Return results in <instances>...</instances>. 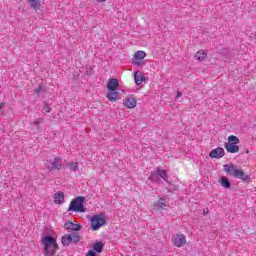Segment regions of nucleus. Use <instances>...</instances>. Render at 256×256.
I'll return each instance as SVG.
<instances>
[{
	"mask_svg": "<svg viewBox=\"0 0 256 256\" xmlns=\"http://www.w3.org/2000/svg\"><path fill=\"white\" fill-rule=\"evenodd\" d=\"M223 170L225 173H228L231 177H234V179H240L241 181H244L247 183L251 179V176L245 173L243 170H239L237 168V165L234 164H224Z\"/></svg>",
	"mask_w": 256,
	"mask_h": 256,
	"instance_id": "obj_1",
	"label": "nucleus"
},
{
	"mask_svg": "<svg viewBox=\"0 0 256 256\" xmlns=\"http://www.w3.org/2000/svg\"><path fill=\"white\" fill-rule=\"evenodd\" d=\"M42 245H44V256H55L59 249L57 239L53 236H44L42 239Z\"/></svg>",
	"mask_w": 256,
	"mask_h": 256,
	"instance_id": "obj_2",
	"label": "nucleus"
},
{
	"mask_svg": "<svg viewBox=\"0 0 256 256\" xmlns=\"http://www.w3.org/2000/svg\"><path fill=\"white\" fill-rule=\"evenodd\" d=\"M87 199L83 196H78L70 202L67 211H73L74 213H85V202Z\"/></svg>",
	"mask_w": 256,
	"mask_h": 256,
	"instance_id": "obj_3",
	"label": "nucleus"
},
{
	"mask_svg": "<svg viewBox=\"0 0 256 256\" xmlns=\"http://www.w3.org/2000/svg\"><path fill=\"white\" fill-rule=\"evenodd\" d=\"M107 224V218L101 215H94L91 218V229L92 231H99L103 225Z\"/></svg>",
	"mask_w": 256,
	"mask_h": 256,
	"instance_id": "obj_4",
	"label": "nucleus"
},
{
	"mask_svg": "<svg viewBox=\"0 0 256 256\" xmlns=\"http://www.w3.org/2000/svg\"><path fill=\"white\" fill-rule=\"evenodd\" d=\"M159 179H163L167 183V171L161 170L160 168L157 169L155 172H151L149 180L153 183H157Z\"/></svg>",
	"mask_w": 256,
	"mask_h": 256,
	"instance_id": "obj_5",
	"label": "nucleus"
},
{
	"mask_svg": "<svg viewBox=\"0 0 256 256\" xmlns=\"http://www.w3.org/2000/svg\"><path fill=\"white\" fill-rule=\"evenodd\" d=\"M62 167L63 159H61V157H56L50 161V165H48V170L55 171V169H57L59 171Z\"/></svg>",
	"mask_w": 256,
	"mask_h": 256,
	"instance_id": "obj_6",
	"label": "nucleus"
},
{
	"mask_svg": "<svg viewBox=\"0 0 256 256\" xmlns=\"http://www.w3.org/2000/svg\"><path fill=\"white\" fill-rule=\"evenodd\" d=\"M173 242L175 247H185L187 245V238L183 234H177L175 238H173Z\"/></svg>",
	"mask_w": 256,
	"mask_h": 256,
	"instance_id": "obj_7",
	"label": "nucleus"
},
{
	"mask_svg": "<svg viewBox=\"0 0 256 256\" xmlns=\"http://www.w3.org/2000/svg\"><path fill=\"white\" fill-rule=\"evenodd\" d=\"M209 157H211V159H221V157H225V149L217 147L209 153Z\"/></svg>",
	"mask_w": 256,
	"mask_h": 256,
	"instance_id": "obj_8",
	"label": "nucleus"
},
{
	"mask_svg": "<svg viewBox=\"0 0 256 256\" xmlns=\"http://www.w3.org/2000/svg\"><path fill=\"white\" fill-rule=\"evenodd\" d=\"M64 228L68 231H81V229H83V226H81V224H75L71 221H68L64 224Z\"/></svg>",
	"mask_w": 256,
	"mask_h": 256,
	"instance_id": "obj_9",
	"label": "nucleus"
},
{
	"mask_svg": "<svg viewBox=\"0 0 256 256\" xmlns=\"http://www.w3.org/2000/svg\"><path fill=\"white\" fill-rule=\"evenodd\" d=\"M108 91H117L119 89V80L117 78H111L107 84Z\"/></svg>",
	"mask_w": 256,
	"mask_h": 256,
	"instance_id": "obj_10",
	"label": "nucleus"
},
{
	"mask_svg": "<svg viewBox=\"0 0 256 256\" xmlns=\"http://www.w3.org/2000/svg\"><path fill=\"white\" fill-rule=\"evenodd\" d=\"M134 81L136 85H141L142 83H145V76H143V73L141 71H137L134 74Z\"/></svg>",
	"mask_w": 256,
	"mask_h": 256,
	"instance_id": "obj_11",
	"label": "nucleus"
},
{
	"mask_svg": "<svg viewBox=\"0 0 256 256\" xmlns=\"http://www.w3.org/2000/svg\"><path fill=\"white\" fill-rule=\"evenodd\" d=\"M63 201H65V194L61 191L56 192L54 194V203H56V205H61Z\"/></svg>",
	"mask_w": 256,
	"mask_h": 256,
	"instance_id": "obj_12",
	"label": "nucleus"
},
{
	"mask_svg": "<svg viewBox=\"0 0 256 256\" xmlns=\"http://www.w3.org/2000/svg\"><path fill=\"white\" fill-rule=\"evenodd\" d=\"M124 105L127 109H135V107H137V100L134 98H126L124 100Z\"/></svg>",
	"mask_w": 256,
	"mask_h": 256,
	"instance_id": "obj_13",
	"label": "nucleus"
},
{
	"mask_svg": "<svg viewBox=\"0 0 256 256\" xmlns=\"http://www.w3.org/2000/svg\"><path fill=\"white\" fill-rule=\"evenodd\" d=\"M225 149L228 153H239V146L237 144H225Z\"/></svg>",
	"mask_w": 256,
	"mask_h": 256,
	"instance_id": "obj_14",
	"label": "nucleus"
},
{
	"mask_svg": "<svg viewBox=\"0 0 256 256\" xmlns=\"http://www.w3.org/2000/svg\"><path fill=\"white\" fill-rule=\"evenodd\" d=\"M71 243H73V237L71 234H66L62 237V245H64V247H69Z\"/></svg>",
	"mask_w": 256,
	"mask_h": 256,
	"instance_id": "obj_15",
	"label": "nucleus"
},
{
	"mask_svg": "<svg viewBox=\"0 0 256 256\" xmlns=\"http://www.w3.org/2000/svg\"><path fill=\"white\" fill-rule=\"evenodd\" d=\"M106 97L109 99V101H117V99H119V92H117V90L109 91Z\"/></svg>",
	"mask_w": 256,
	"mask_h": 256,
	"instance_id": "obj_16",
	"label": "nucleus"
},
{
	"mask_svg": "<svg viewBox=\"0 0 256 256\" xmlns=\"http://www.w3.org/2000/svg\"><path fill=\"white\" fill-rule=\"evenodd\" d=\"M28 3L30 4L31 9H34V11L41 9V0H28Z\"/></svg>",
	"mask_w": 256,
	"mask_h": 256,
	"instance_id": "obj_17",
	"label": "nucleus"
},
{
	"mask_svg": "<svg viewBox=\"0 0 256 256\" xmlns=\"http://www.w3.org/2000/svg\"><path fill=\"white\" fill-rule=\"evenodd\" d=\"M220 184L222 187H224V189H231V182L229 181L228 177L223 176L221 178Z\"/></svg>",
	"mask_w": 256,
	"mask_h": 256,
	"instance_id": "obj_18",
	"label": "nucleus"
},
{
	"mask_svg": "<svg viewBox=\"0 0 256 256\" xmlns=\"http://www.w3.org/2000/svg\"><path fill=\"white\" fill-rule=\"evenodd\" d=\"M195 57L197 61H205V59H207V53H205L203 50H200L196 53Z\"/></svg>",
	"mask_w": 256,
	"mask_h": 256,
	"instance_id": "obj_19",
	"label": "nucleus"
},
{
	"mask_svg": "<svg viewBox=\"0 0 256 256\" xmlns=\"http://www.w3.org/2000/svg\"><path fill=\"white\" fill-rule=\"evenodd\" d=\"M105 245L103 244V242H96L95 244H94V252L95 253H103V247H104Z\"/></svg>",
	"mask_w": 256,
	"mask_h": 256,
	"instance_id": "obj_20",
	"label": "nucleus"
},
{
	"mask_svg": "<svg viewBox=\"0 0 256 256\" xmlns=\"http://www.w3.org/2000/svg\"><path fill=\"white\" fill-rule=\"evenodd\" d=\"M155 205L158 209H165L167 207V202L165 201V198H160Z\"/></svg>",
	"mask_w": 256,
	"mask_h": 256,
	"instance_id": "obj_21",
	"label": "nucleus"
},
{
	"mask_svg": "<svg viewBox=\"0 0 256 256\" xmlns=\"http://www.w3.org/2000/svg\"><path fill=\"white\" fill-rule=\"evenodd\" d=\"M147 56V53L145 51H137L134 54V59H138V61H143V58Z\"/></svg>",
	"mask_w": 256,
	"mask_h": 256,
	"instance_id": "obj_22",
	"label": "nucleus"
},
{
	"mask_svg": "<svg viewBox=\"0 0 256 256\" xmlns=\"http://www.w3.org/2000/svg\"><path fill=\"white\" fill-rule=\"evenodd\" d=\"M226 144L239 145V138L235 135H231L228 137V143Z\"/></svg>",
	"mask_w": 256,
	"mask_h": 256,
	"instance_id": "obj_23",
	"label": "nucleus"
},
{
	"mask_svg": "<svg viewBox=\"0 0 256 256\" xmlns=\"http://www.w3.org/2000/svg\"><path fill=\"white\" fill-rule=\"evenodd\" d=\"M71 236H72V243H79V241H81V237L79 236V233L74 232Z\"/></svg>",
	"mask_w": 256,
	"mask_h": 256,
	"instance_id": "obj_24",
	"label": "nucleus"
},
{
	"mask_svg": "<svg viewBox=\"0 0 256 256\" xmlns=\"http://www.w3.org/2000/svg\"><path fill=\"white\" fill-rule=\"evenodd\" d=\"M69 169L73 171H79V164L77 162H71L68 164Z\"/></svg>",
	"mask_w": 256,
	"mask_h": 256,
	"instance_id": "obj_25",
	"label": "nucleus"
},
{
	"mask_svg": "<svg viewBox=\"0 0 256 256\" xmlns=\"http://www.w3.org/2000/svg\"><path fill=\"white\" fill-rule=\"evenodd\" d=\"M45 120H43V118H38L37 120H35L34 122H32V125H35V127H37V129H41V123H44Z\"/></svg>",
	"mask_w": 256,
	"mask_h": 256,
	"instance_id": "obj_26",
	"label": "nucleus"
},
{
	"mask_svg": "<svg viewBox=\"0 0 256 256\" xmlns=\"http://www.w3.org/2000/svg\"><path fill=\"white\" fill-rule=\"evenodd\" d=\"M43 110L46 113H51V108L49 107V103H47V102L44 103Z\"/></svg>",
	"mask_w": 256,
	"mask_h": 256,
	"instance_id": "obj_27",
	"label": "nucleus"
},
{
	"mask_svg": "<svg viewBox=\"0 0 256 256\" xmlns=\"http://www.w3.org/2000/svg\"><path fill=\"white\" fill-rule=\"evenodd\" d=\"M86 256H97V252H95L94 250H89Z\"/></svg>",
	"mask_w": 256,
	"mask_h": 256,
	"instance_id": "obj_28",
	"label": "nucleus"
},
{
	"mask_svg": "<svg viewBox=\"0 0 256 256\" xmlns=\"http://www.w3.org/2000/svg\"><path fill=\"white\" fill-rule=\"evenodd\" d=\"M41 91H43V87L39 86L38 88L35 89L34 92L36 93V95H39Z\"/></svg>",
	"mask_w": 256,
	"mask_h": 256,
	"instance_id": "obj_29",
	"label": "nucleus"
},
{
	"mask_svg": "<svg viewBox=\"0 0 256 256\" xmlns=\"http://www.w3.org/2000/svg\"><path fill=\"white\" fill-rule=\"evenodd\" d=\"M133 65H136L137 67H139L141 65V61H139V59H134Z\"/></svg>",
	"mask_w": 256,
	"mask_h": 256,
	"instance_id": "obj_30",
	"label": "nucleus"
},
{
	"mask_svg": "<svg viewBox=\"0 0 256 256\" xmlns=\"http://www.w3.org/2000/svg\"><path fill=\"white\" fill-rule=\"evenodd\" d=\"M179 97H183V93H181V92L178 91V93H177V95H176V99H179Z\"/></svg>",
	"mask_w": 256,
	"mask_h": 256,
	"instance_id": "obj_31",
	"label": "nucleus"
},
{
	"mask_svg": "<svg viewBox=\"0 0 256 256\" xmlns=\"http://www.w3.org/2000/svg\"><path fill=\"white\" fill-rule=\"evenodd\" d=\"M96 1H98L99 3H103V1H105V0H96Z\"/></svg>",
	"mask_w": 256,
	"mask_h": 256,
	"instance_id": "obj_32",
	"label": "nucleus"
},
{
	"mask_svg": "<svg viewBox=\"0 0 256 256\" xmlns=\"http://www.w3.org/2000/svg\"><path fill=\"white\" fill-rule=\"evenodd\" d=\"M0 109H3V103H0Z\"/></svg>",
	"mask_w": 256,
	"mask_h": 256,
	"instance_id": "obj_33",
	"label": "nucleus"
},
{
	"mask_svg": "<svg viewBox=\"0 0 256 256\" xmlns=\"http://www.w3.org/2000/svg\"><path fill=\"white\" fill-rule=\"evenodd\" d=\"M168 191H169V193H171L172 191H171V189H168Z\"/></svg>",
	"mask_w": 256,
	"mask_h": 256,
	"instance_id": "obj_34",
	"label": "nucleus"
},
{
	"mask_svg": "<svg viewBox=\"0 0 256 256\" xmlns=\"http://www.w3.org/2000/svg\"><path fill=\"white\" fill-rule=\"evenodd\" d=\"M246 153H249V151H246Z\"/></svg>",
	"mask_w": 256,
	"mask_h": 256,
	"instance_id": "obj_35",
	"label": "nucleus"
}]
</instances>
